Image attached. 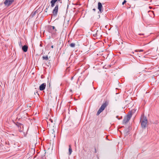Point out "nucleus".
<instances>
[{
    "label": "nucleus",
    "mask_w": 159,
    "mask_h": 159,
    "mask_svg": "<svg viewBox=\"0 0 159 159\" xmlns=\"http://www.w3.org/2000/svg\"><path fill=\"white\" fill-rule=\"evenodd\" d=\"M140 122L142 128H145L148 123V120L147 118L142 115L141 118Z\"/></svg>",
    "instance_id": "obj_1"
},
{
    "label": "nucleus",
    "mask_w": 159,
    "mask_h": 159,
    "mask_svg": "<svg viewBox=\"0 0 159 159\" xmlns=\"http://www.w3.org/2000/svg\"><path fill=\"white\" fill-rule=\"evenodd\" d=\"M132 116V114L131 112H129L128 113L127 115L124 118L123 120V123L125 124L127 123L130 120Z\"/></svg>",
    "instance_id": "obj_2"
},
{
    "label": "nucleus",
    "mask_w": 159,
    "mask_h": 159,
    "mask_svg": "<svg viewBox=\"0 0 159 159\" xmlns=\"http://www.w3.org/2000/svg\"><path fill=\"white\" fill-rule=\"evenodd\" d=\"M107 106V104L106 102L103 103L98 111L97 115V116L103 110H104Z\"/></svg>",
    "instance_id": "obj_3"
},
{
    "label": "nucleus",
    "mask_w": 159,
    "mask_h": 159,
    "mask_svg": "<svg viewBox=\"0 0 159 159\" xmlns=\"http://www.w3.org/2000/svg\"><path fill=\"white\" fill-rule=\"evenodd\" d=\"M48 31L49 32L54 34L57 31V30L55 29L54 26L50 25L48 26Z\"/></svg>",
    "instance_id": "obj_4"
},
{
    "label": "nucleus",
    "mask_w": 159,
    "mask_h": 159,
    "mask_svg": "<svg viewBox=\"0 0 159 159\" xmlns=\"http://www.w3.org/2000/svg\"><path fill=\"white\" fill-rule=\"evenodd\" d=\"M14 0H6L4 2V4L6 6H8L11 5Z\"/></svg>",
    "instance_id": "obj_5"
},
{
    "label": "nucleus",
    "mask_w": 159,
    "mask_h": 159,
    "mask_svg": "<svg viewBox=\"0 0 159 159\" xmlns=\"http://www.w3.org/2000/svg\"><path fill=\"white\" fill-rule=\"evenodd\" d=\"M58 6L57 5L55 7L54 9L53 10L52 13L54 15H56L58 12Z\"/></svg>",
    "instance_id": "obj_6"
},
{
    "label": "nucleus",
    "mask_w": 159,
    "mask_h": 159,
    "mask_svg": "<svg viewBox=\"0 0 159 159\" xmlns=\"http://www.w3.org/2000/svg\"><path fill=\"white\" fill-rule=\"evenodd\" d=\"M46 87V83H44L41 84L39 86V89L40 90L42 91L44 90Z\"/></svg>",
    "instance_id": "obj_7"
},
{
    "label": "nucleus",
    "mask_w": 159,
    "mask_h": 159,
    "mask_svg": "<svg viewBox=\"0 0 159 159\" xmlns=\"http://www.w3.org/2000/svg\"><path fill=\"white\" fill-rule=\"evenodd\" d=\"M102 6L101 2H99L98 3V9L99 10L100 12H102L103 10H102Z\"/></svg>",
    "instance_id": "obj_8"
},
{
    "label": "nucleus",
    "mask_w": 159,
    "mask_h": 159,
    "mask_svg": "<svg viewBox=\"0 0 159 159\" xmlns=\"http://www.w3.org/2000/svg\"><path fill=\"white\" fill-rule=\"evenodd\" d=\"M58 0H52L51 2V7H53L54 5H55V3H56V2ZM60 0H58V1H60Z\"/></svg>",
    "instance_id": "obj_9"
},
{
    "label": "nucleus",
    "mask_w": 159,
    "mask_h": 159,
    "mask_svg": "<svg viewBox=\"0 0 159 159\" xmlns=\"http://www.w3.org/2000/svg\"><path fill=\"white\" fill-rule=\"evenodd\" d=\"M28 47L27 45H24L22 47V49L24 52H26L27 51Z\"/></svg>",
    "instance_id": "obj_10"
},
{
    "label": "nucleus",
    "mask_w": 159,
    "mask_h": 159,
    "mask_svg": "<svg viewBox=\"0 0 159 159\" xmlns=\"http://www.w3.org/2000/svg\"><path fill=\"white\" fill-rule=\"evenodd\" d=\"M72 152V150L71 148V145H69V155H70Z\"/></svg>",
    "instance_id": "obj_11"
},
{
    "label": "nucleus",
    "mask_w": 159,
    "mask_h": 159,
    "mask_svg": "<svg viewBox=\"0 0 159 159\" xmlns=\"http://www.w3.org/2000/svg\"><path fill=\"white\" fill-rule=\"evenodd\" d=\"M75 44L74 43H71L70 44V46L71 47H72V48H74L75 47Z\"/></svg>",
    "instance_id": "obj_12"
},
{
    "label": "nucleus",
    "mask_w": 159,
    "mask_h": 159,
    "mask_svg": "<svg viewBox=\"0 0 159 159\" xmlns=\"http://www.w3.org/2000/svg\"><path fill=\"white\" fill-rule=\"evenodd\" d=\"M43 59H45L46 60H48V56H46V57H43Z\"/></svg>",
    "instance_id": "obj_13"
},
{
    "label": "nucleus",
    "mask_w": 159,
    "mask_h": 159,
    "mask_svg": "<svg viewBox=\"0 0 159 159\" xmlns=\"http://www.w3.org/2000/svg\"><path fill=\"white\" fill-rule=\"evenodd\" d=\"M98 31L97 30V31H96V34H93V36L95 37L98 35Z\"/></svg>",
    "instance_id": "obj_14"
},
{
    "label": "nucleus",
    "mask_w": 159,
    "mask_h": 159,
    "mask_svg": "<svg viewBox=\"0 0 159 159\" xmlns=\"http://www.w3.org/2000/svg\"><path fill=\"white\" fill-rule=\"evenodd\" d=\"M143 50H142V49H141L140 50H135V52H143Z\"/></svg>",
    "instance_id": "obj_15"
},
{
    "label": "nucleus",
    "mask_w": 159,
    "mask_h": 159,
    "mask_svg": "<svg viewBox=\"0 0 159 159\" xmlns=\"http://www.w3.org/2000/svg\"><path fill=\"white\" fill-rule=\"evenodd\" d=\"M126 2V0H124L122 2V4L123 5Z\"/></svg>",
    "instance_id": "obj_16"
},
{
    "label": "nucleus",
    "mask_w": 159,
    "mask_h": 159,
    "mask_svg": "<svg viewBox=\"0 0 159 159\" xmlns=\"http://www.w3.org/2000/svg\"><path fill=\"white\" fill-rule=\"evenodd\" d=\"M49 120L51 121V122L52 123L53 122V121H52V120L51 119H49Z\"/></svg>",
    "instance_id": "obj_17"
},
{
    "label": "nucleus",
    "mask_w": 159,
    "mask_h": 159,
    "mask_svg": "<svg viewBox=\"0 0 159 159\" xmlns=\"http://www.w3.org/2000/svg\"><path fill=\"white\" fill-rule=\"evenodd\" d=\"M139 35H143V34H139Z\"/></svg>",
    "instance_id": "obj_18"
},
{
    "label": "nucleus",
    "mask_w": 159,
    "mask_h": 159,
    "mask_svg": "<svg viewBox=\"0 0 159 159\" xmlns=\"http://www.w3.org/2000/svg\"><path fill=\"white\" fill-rule=\"evenodd\" d=\"M19 45H20L21 44V43L20 42L19 43Z\"/></svg>",
    "instance_id": "obj_19"
},
{
    "label": "nucleus",
    "mask_w": 159,
    "mask_h": 159,
    "mask_svg": "<svg viewBox=\"0 0 159 159\" xmlns=\"http://www.w3.org/2000/svg\"><path fill=\"white\" fill-rule=\"evenodd\" d=\"M93 34H96V33H95V31H94L93 32Z\"/></svg>",
    "instance_id": "obj_20"
},
{
    "label": "nucleus",
    "mask_w": 159,
    "mask_h": 159,
    "mask_svg": "<svg viewBox=\"0 0 159 159\" xmlns=\"http://www.w3.org/2000/svg\"><path fill=\"white\" fill-rule=\"evenodd\" d=\"M51 48H53V45L52 46H51Z\"/></svg>",
    "instance_id": "obj_21"
},
{
    "label": "nucleus",
    "mask_w": 159,
    "mask_h": 159,
    "mask_svg": "<svg viewBox=\"0 0 159 159\" xmlns=\"http://www.w3.org/2000/svg\"><path fill=\"white\" fill-rule=\"evenodd\" d=\"M93 10L94 11H95V9H93Z\"/></svg>",
    "instance_id": "obj_22"
},
{
    "label": "nucleus",
    "mask_w": 159,
    "mask_h": 159,
    "mask_svg": "<svg viewBox=\"0 0 159 159\" xmlns=\"http://www.w3.org/2000/svg\"><path fill=\"white\" fill-rule=\"evenodd\" d=\"M152 2V0H151L150 1V2Z\"/></svg>",
    "instance_id": "obj_23"
}]
</instances>
